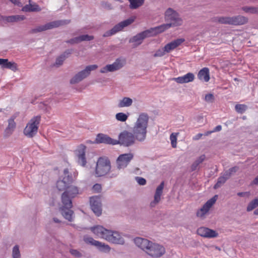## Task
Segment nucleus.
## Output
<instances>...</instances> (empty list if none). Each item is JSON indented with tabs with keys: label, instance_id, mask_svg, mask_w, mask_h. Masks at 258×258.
I'll use <instances>...</instances> for the list:
<instances>
[{
	"label": "nucleus",
	"instance_id": "obj_1",
	"mask_svg": "<svg viewBox=\"0 0 258 258\" xmlns=\"http://www.w3.org/2000/svg\"><path fill=\"white\" fill-rule=\"evenodd\" d=\"M134 242L137 246L153 257H160L165 252V249L163 246L145 238L136 237L134 239Z\"/></svg>",
	"mask_w": 258,
	"mask_h": 258
},
{
	"label": "nucleus",
	"instance_id": "obj_37",
	"mask_svg": "<svg viewBox=\"0 0 258 258\" xmlns=\"http://www.w3.org/2000/svg\"><path fill=\"white\" fill-rule=\"evenodd\" d=\"M12 257L13 258H21L19 246L18 245H15L13 248Z\"/></svg>",
	"mask_w": 258,
	"mask_h": 258
},
{
	"label": "nucleus",
	"instance_id": "obj_62",
	"mask_svg": "<svg viewBox=\"0 0 258 258\" xmlns=\"http://www.w3.org/2000/svg\"><path fill=\"white\" fill-rule=\"evenodd\" d=\"M205 159H206L205 155H202L200 158V161H203L204 160H205Z\"/></svg>",
	"mask_w": 258,
	"mask_h": 258
},
{
	"label": "nucleus",
	"instance_id": "obj_32",
	"mask_svg": "<svg viewBox=\"0 0 258 258\" xmlns=\"http://www.w3.org/2000/svg\"><path fill=\"white\" fill-rule=\"evenodd\" d=\"M24 19L25 17L24 16L15 15L6 17L4 20L8 22H14L23 20Z\"/></svg>",
	"mask_w": 258,
	"mask_h": 258
},
{
	"label": "nucleus",
	"instance_id": "obj_12",
	"mask_svg": "<svg viewBox=\"0 0 258 258\" xmlns=\"http://www.w3.org/2000/svg\"><path fill=\"white\" fill-rule=\"evenodd\" d=\"M84 240L87 243L95 246L102 252L109 253L111 250L110 247L108 244L97 241L91 237L85 236Z\"/></svg>",
	"mask_w": 258,
	"mask_h": 258
},
{
	"label": "nucleus",
	"instance_id": "obj_21",
	"mask_svg": "<svg viewBox=\"0 0 258 258\" xmlns=\"http://www.w3.org/2000/svg\"><path fill=\"white\" fill-rule=\"evenodd\" d=\"M164 186V181L161 182V183L157 186L154 195V200L150 203L151 207H155L160 202L161 200V196L163 193Z\"/></svg>",
	"mask_w": 258,
	"mask_h": 258
},
{
	"label": "nucleus",
	"instance_id": "obj_42",
	"mask_svg": "<svg viewBox=\"0 0 258 258\" xmlns=\"http://www.w3.org/2000/svg\"><path fill=\"white\" fill-rule=\"evenodd\" d=\"M167 52H166V49L165 48V47L158 49L155 53L154 54V57H162L164 56L166 53Z\"/></svg>",
	"mask_w": 258,
	"mask_h": 258
},
{
	"label": "nucleus",
	"instance_id": "obj_11",
	"mask_svg": "<svg viewBox=\"0 0 258 258\" xmlns=\"http://www.w3.org/2000/svg\"><path fill=\"white\" fill-rule=\"evenodd\" d=\"M106 240L115 244L123 245L125 243L124 239L121 233L110 230L108 231Z\"/></svg>",
	"mask_w": 258,
	"mask_h": 258
},
{
	"label": "nucleus",
	"instance_id": "obj_26",
	"mask_svg": "<svg viewBox=\"0 0 258 258\" xmlns=\"http://www.w3.org/2000/svg\"><path fill=\"white\" fill-rule=\"evenodd\" d=\"M198 78L201 81L208 82L210 79L209 69L206 67L201 69L198 74Z\"/></svg>",
	"mask_w": 258,
	"mask_h": 258
},
{
	"label": "nucleus",
	"instance_id": "obj_17",
	"mask_svg": "<svg viewBox=\"0 0 258 258\" xmlns=\"http://www.w3.org/2000/svg\"><path fill=\"white\" fill-rule=\"evenodd\" d=\"M117 140L113 139L106 135L99 134L97 135L95 143L97 144L104 143L109 145H117Z\"/></svg>",
	"mask_w": 258,
	"mask_h": 258
},
{
	"label": "nucleus",
	"instance_id": "obj_14",
	"mask_svg": "<svg viewBox=\"0 0 258 258\" xmlns=\"http://www.w3.org/2000/svg\"><path fill=\"white\" fill-rule=\"evenodd\" d=\"M96 163V174L97 176L105 175L111 169L110 162Z\"/></svg>",
	"mask_w": 258,
	"mask_h": 258
},
{
	"label": "nucleus",
	"instance_id": "obj_19",
	"mask_svg": "<svg viewBox=\"0 0 258 258\" xmlns=\"http://www.w3.org/2000/svg\"><path fill=\"white\" fill-rule=\"evenodd\" d=\"M91 231L98 237L106 240L109 230L102 226L97 225L90 228Z\"/></svg>",
	"mask_w": 258,
	"mask_h": 258
},
{
	"label": "nucleus",
	"instance_id": "obj_52",
	"mask_svg": "<svg viewBox=\"0 0 258 258\" xmlns=\"http://www.w3.org/2000/svg\"><path fill=\"white\" fill-rule=\"evenodd\" d=\"M93 190H94L95 191L97 192H99L101 191V186L100 184H95V185H93Z\"/></svg>",
	"mask_w": 258,
	"mask_h": 258
},
{
	"label": "nucleus",
	"instance_id": "obj_20",
	"mask_svg": "<svg viewBox=\"0 0 258 258\" xmlns=\"http://www.w3.org/2000/svg\"><path fill=\"white\" fill-rule=\"evenodd\" d=\"M198 234L204 237L214 238L218 236V233L214 230L202 227L198 229Z\"/></svg>",
	"mask_w": 258,
	"mask_h": 258
},
{
	"label": "nucleus",
	"instance_id": "obj_64",
	"mask_svg": "<svg viewBox=\"0 0 258 258\" xmlns=\"http://www.w3.org/2000/svg\"><path fill=\"white\" fill-rule=\"evenodd\" d=\"M254 214L255 215H258V208L255 210V211L253 212Z\"/></svg>",
	"mask_w": 258,
	"mask_h": 258
},
{
	"label": "nucleus",
	"instance_id": "obj_33",
	"mask_svg": "<svg viewBox=\"0 0 258 258\" xmlns=\"http://www.w3.org/2000/svg\"><path fill=\"white\" fill-rule=\"evenodd\" d=\"M133 154L132 153L121 154L118 156L116 161H130L133 158Z\"/></svg>",
	"mask_w": 258,
	"mask_h": 258
},
{
	"label": "nucleus",
	"instance_id": "obj_61",
	"mask_svg": "<svg viewBox=\"0 0 258 258\" xmlns=\"http://www.w3.org/2000/svg\"><path fill=\"white\" fill-rule=\"evenodd\" d=\"M63 174L64 177H67L69 175V170L68 169H65L63 171Z\"/></svg>",
	"mask_w": 258,
	"mask_h": 258
},
{
	"label": "nucleus",
	"instance_id": "obj_24",
	"mask_svg": "<svg viewBox=\"0 0 258 258\" xmlns=\"http://www.w3.org/2000/svg\"><path fill=\"white\" fill-rule=\"evenodd\" d=\"M184 41L185 39L184 38H178L167 43L164 46L166 52L169 53L173 50Z\"/></svg>",
	"mask_w": 258,
	"mask_h": 258
},
{
	"label": "nucleus",
	"instance_id": "obj_40",
	"mask_svg": "<svg viewBox=\"0 0 258 258\" xmlns=\"http://www.w3.org/2000/svg\"><path fill=\"white\" fill-rule=\"evenodd\" d=\"M227 181L226 179L223 177L222 176H220L217 180V183L215 184V185L214 186V188L215 189H217L221 186L222 184H223L225 182Z\"/></svg>",
	"mask_w": 258,
	"mask_h": 258
},
{
	"label": "nucleus",
	"instance_id": "obj_16",
	"mask_svg": "<svg viewBox=\"0 0 258 258\" xmlns=\"http://www.w3.org/2000/svg\"><path fill=\"white\" fill-rule=\"evenodd\" d=\"M90 206L93 212L97 216H99L102 213L100 200L97 197H92L90 199Z\"/></svg>",
	"mask_w": 258,
	"mask_h": 258
},
{
	"label": "nucleus",
	"instance_id": "obj_54",
	"mask_svg": "<svg viewBox=\"0 0 258 258\" xmlns=\"http://www.w3.org/2000/svg\"><path fill=\"white\" fill-rule=\"evenodd\" d=\"M249 192H240L237 193V196L239 197H244L247 196L248 197L249 196Z\"/></svg>",
	"mask_w": 258,
	"mask_h": 258
},
{
	"label": "nucleus",
	"instance_id": "obj_25",
	"mask_svg": "<svg viewBox=\"0 0 258 258\" xmlns=\"http://www.w3.org/2000/svg\"><path fill=\"white\" fill-rule=\"evenodd\" d=\"M195 76L192 73H188L185 75L174 78L177 83L179 84L187 83L192 82L194 80Z\"/></svg>",
	"mask_w": 258,
	"mask_h": 258
},
{
	"label": "nucleus",
	"instance_id": "obj_15",
	"mask_svg": "<svg viewBox=\"0 0 258 258\" xmlns=\"http://www.w3.org/2000/svg\"><path fill=\"white\" fill-rule=\"evenodd\" d=\"M217 196H215L209 200L203 207L197 212V216L199 217H203L207 213L210 209L215 204L216 201Z\"/></svg>",
	"mask_w": 258,
	"mask_h": 258
},
{
	"label": "nucleus",
	"instance_id": "obj_38",
	"mask_svg": "<svg viewBox=\"0 0 258 258\" xmlns=\"http://www.w3.org/2000/svg\"><path fill=\"white\" fill-rule=\"evenodd\" d=\"M247 108V106L245 104H236L235 106V109L236 112L239 113H244Z\"/></svg>",
	"mask_w": 258,
	"mask_h": 258
},
{
	"label": "nucleus",
	"instance_id": "obj_39",
	"mask_svg": "<svg viewBox=\"0 0 258 258\" xmlns=\"http://www.w3.org/2000/svg\"><path fill=\"white\" fill-rule=\"evenodd\" d=\"M115 118L118 121L124 122L127 120L128 115L123 112H119L116 114Z\"/></svg>",
	"mask_w": 258,
	"mask_h": 258
},
{
	"label": "nucleus",
	"instance_id": "obj_8",
	"mask_svg": "<svg viewBox=\"0 0 258 258\" xmlns=\"http://www.w3.org/2000/svg\"><path fill=\"white\" fill-rule=\"evenodd\" d=\"M135 20V17H132L125 20L117 25H115L110 30L106 31L104 34V37H109L114 35L116 33L121 31L124 27L132 24Z\"/></svg>",
	"mask_w": 258,
	"mask_h": 258
},
{
	"label": "nucleus",
	"instance_id": "obj_45",
	"mask_svg": "<svg viewBox=\"0 0 258 258\" xmlns=\"http://www.w3.org/2000/svg\"><path fill=\"white\" fill-rule=\"evenodd\" d=\"M135 180L141 185H144L146 183V179L141 177L137 176L135 177Z\"/></svg>",
	"mask_w": 258,
	"mask_h": 258
},
{
	"label": "nucleus",
	"instance_id": "obj_34",
	"mask_svg": "<svg viewBox=\"0 0 258 258\" xmlns=\"http://www.w3.org/2000/svg\"><path fill=\"white\" fill-rule=\"evenodd\" d=\"M258 206V200L257 198L251 201L247 205L246 208V211L247 212L251 211L252 210L255 209Z\"/></svg>",
	"mask_w": 258,
	"mask_h": 258
},
{
	"label": "nucleus",
	"instance_id": "obj_57",
	"mask_svg": "<svg viewBox=\"0 0 258 258\" xmlns=\"http://www.w3.org/2000/svg\"><path fill=\"white\" fill-rule=\"evenodd\" d=\"M12 3L19 6H21V4L19 2V0H10Z\"/></svg>",
	"mask_w": 258,
	"mask_h": 258
},
{
	"label": "nucleus",
	"instance_id": "obj_63",
	"mask_svg": "<svg viewBox=\"0 0 258 258\" xmlns=\"http://www.w3.org/2000/svg\"><path fill=\"white\" fill-rule=\"evenodd\" d=\"M53 221L55 222V223H58L60 222V220L57 219V218H53Z\"/></svg>",
	"mask_w": 258,
	"mask_h": 258
},
{
	"label": "nucleus",
	"instance_id": "obj_47",
	"mask_svg": "<svg viewBox=\"0 0 258 258\" xmlns=\"http://www.w3.org/2000/svg\"><path fill=\"white\" fill-rule=\"evenodd\" d=\"M205 100L207 102H212L214 100V96L212 94H207L205 96Z\"/></svg>",
	"mask_w": 258,
	"mask_h": 258
},
{
	"label": "nucleus",
	"instance_id": "obj_49",
	"mask_svg": "<svg viewBox=\"0 0 258 258\" xmlns=\"http://www.w3.org/2000/svg\"><path fill=\"white\" fill-rule=\"evenodd\" d=\"M17 66L16 63L9 61L7 69H9L15 71L17 70Z\"/></svg>",
	"mask_w": 258,
	"mask_h": 258
},
{
	"label": "nucleus",
	"instance_id": "obj_13",
	"mask_svg": "<svg viewBox=\"0 0 258 258\" xmlns=\"http://www.w3.org/2000/svg\"><path fill=\"white\" fill-rule=\"evenodd\" d=\"M124 60L117 59L115 61L111 64L106 65L100 70L101 73H106L109 72H114L121 68L124 63Z\"/></svg>",
	"mask_w": 258,
	"mask_h": 258
},
{
	"label": "nucleus",
	"instance_id": "obj_60",
	"mask_svg": "<svg viewBox=\"0 0 258 258\" xmlns=\"http://www.w3.org/2000/svg\"><path fill=\"white\" fill-rule=\"evenodd\" d=\"M97 161H108V160L107 158L104 157H100L98 158Z\"/></svg>",
	"mask_w": 258,
	"mask_h": 258
},
{
	"label": "nucleus",
	"instance_id": "obj_27",
	"mask_svg": "<svg viewBox=\"0 0 258 258\" xmlns=\"http://www.w3.org/2000/svg\"><path fill=\"white\" fill-rule=\"evenodd\" d=\"M86 146L83 144H81L76 151V154L80 161H86L85 150Z\"/></svg>",
	"mask_w": 258,
	"mask_h": 258
},
{
	"label": "nucleus",
	"instance_id": "obj_30",
	"mask_svg": "<svg viewBox=\"0 0 258 258\" xmlns=\"http://www.w3.org/2000/svg\"><path fill=\"white\" fill-rule=\"evenodd\" d=\"M41 10L39 6L36 4L27 5L22 8V11L24 12H39Z\"/></svg>",
	"mask_w": 258,
	"mask_h": 258
},
{
	"label": "nucleus",
	"instance_id": "obj_59",
	"mask_svg": "<svg viewBox=\"0 0 258 258\" xmlns=\"http://www.w3.org/2000/svg\"><path fill=\"white\" fill-rule=\"evenodd\" d=\"M251 184L258 185V175L252 180Z\"/></svg>",
	"mask_w": 258,
	"mask_h": 258
},
{
	"label": "nucleus",
	"instance_id": "obj_43",
	"mask_svg": "<svg viewBox=\"0 0 258 258\" xmlns=\"http://www.w3.org/2000/svg\"><path fill=\"white\" fill-rule=\"evenodd\" d=\"M66 56L65 54L61 55L60 56H59L58 58H57L55 62V64L57 66H60L62 64L63 61L64 60Z\"/></svg>",
	"mask_w": 258,
	"mask_h": 258
},
{
	"label": "nucleus",
	"instance_id": "obj_10",
	"mask_svg": "<svg viewBox=\"0 0 258 258\" xmlns=\"http://www.w3.org/2000/svg\"><path fill=\"white\" fill-rule=\"evenodd\" d=\"M98 68L97 65L93 64L87 66L86 68L76 74L70 81L71 84L77 83L88 76L91 71H94Z\"/></svg>",
	"mask_w": 258,
	"mask_h": 258
},
{
	"label": "nucleus",
	"instance_id": "obj_51",
	"mask_svg": "<svg viewBox=\"0 0 258 258\" xmlns=\"http://www.w3.org/2000/svg\"><path fill=\"white\" fill-rule=\"evenodd\" d=\"M221 176L224 177L226 180H228L231 176L230 173L228 170L224 171V172L221 173Z\"/></svg>",
	"mask_w": 258,
	"mask_h": 258
},
{
	"label": "nucleus",
	"instance_id": "obj_36",
	"mask_svg": "<svg viewBox=\"0 0 258 258\" xmlns=\"http://www.w3.org/2000/svg\"><path fill=\"white\" fill-rule=\"evenodd\" d=\"M178 135V133H173L170 136L171 146L174 148H176L177 146V138Z\"/></svg>",
	"mask_w": 258,
	"mask_h": 258
},
{
	"label": "nucleus",
	"instance_id": "obj_7",
	"mask_svg": "<svg viewBox=\"0 0 258 258\" xmlns=\"http://www.w3.org/2000/svg\"><path fill=\"white\" fill-rule=\"evenodd\" d=\"M70 21L67 20H57L49 22L42 26H39L36 28L31 30V33H36L42 32L47 30L51 29L52 28H57L60 26L67 25L70 23Z\"/></svg>",
	"mask_w": 258,
	"mask_h": 258
},
{
	"label": "nucleus",
	"instance_id": "obj_48",
	"mask_svg": "<svg viewBox=\"0 0 258 258\" xmlns=\"http://www.w3.org/2000/svg\"><path fill=\"white\" fill-rule=\"evenodd\" d=\"M8 63L9 61L8 59L0 58V65H1L3 68L7 69Z\"/></svg>",
	"mask_w": 258,
	"mask_h": 258
},
{
	"label": "nucleus",
	"instance_id": "obj_53",
	"mask_svg": "<svg viewBox=\"0 0 258 258\" xmlns=\"http://www.w3.org/2000/svg\"><path fill=\"white\" fill-rule=\"evenodd\" d=\"M238 167L237 166H234L230 168L229 170H227L230 172V174L232 175L234 173H235L238 170Z\"/></svg>",
	"mask_w": 258,
	"mask_h": 258
},
{
	"label": "nucleus",
	"instance_id": "obj_18",
	"mask_svg": "<svg viewBox=\"0 0 258 258\" xmlns=\"http://www.w3.org/2000/svg\"><path fill=\"white\" fill-rule=\"evenodd\" d=\"M72 182V177L68 175L67 177H64L62 179H59L57 180L56 182V187L59 191L66 190Z\"/></svg>",
	"mask_w": 258,
	"mask_h": 258
},
{
	"label": "nucleus",
	"instance_id": "obj_9",
	"mask_svg": "<svg viewBox=\"0 0 258 258\" xmlns=\"http://www.w3.org/2000/svg\"><path fill=\"white\" fill-rule=\"evenodd\" d=\"M136 138L134 135L131 132L124 131L121 132L118 136L117 144H120L126 147H128L133 145Z\"/></svg>",
	"mask_w": 258,
	"mask_h": 258
},
{
	"label": "nucleus",
	"instance_id": "obj_46",
	"mask_svg": "<svg viewBox=\"0 0 258 258\" xmlns=\"http://www.w3.org/2000/svg\"><path fill=\"white\" fill-rule=\"evenodd\" d=\"M117 169L118 170L124 169L127 165V162H116Z\"/></svg>",
	"mask_w": 258,
	"mask_h": 258
},
{
	"label": "nucleus",
	"instance_id": "obj_44",
	"mask_svg": "<svg viewBox=\"0 0 258 258\" xmlns=\"http://www.w3.org/2000/svg\"><path fill=\"white\" fill-rule=\"evenodd\" d=\"M70 252L72 255L76 257H80L82 255V253L77 249H71Z\"/></svg>",
	"mask_w": 258,
	"mask_h": 258
},
{
	"label": "nucleus",
	"instance_id": "obj_31",
	"mask_svg": "<svg viewBox=\"0 0 258 258\" xmlns=\"http://www.w3.org/2000/svg\"><path fill=\"white\" fill-rule=\"evenodd\" d=\"M133 103V100L131 98L128 97H124L121 100L118 106L119 107H124L130 106Z\"/></svg>",
	"mask_w": 258,
	"mask_h": 258
},
{
	"label": "nucleus",
	"instance_id": "obj_6",
	"mask_svg": "<svg viewBox=\"0 0 258 258\" xmlns=\"http://www.w3.org/2000/svg\"><path fill=\"white\" fill-rule=\"evenodd\" d=\"M218 22L221 24L233 25H243L247 22V19L243 16L222 17L218 18Z\"/></svg>",
	"mask_w": 258,
	"mask_h": 258
},
{
	"label": "nucleus",
	"instance_id": "obj_55",
	"mask_svg": "<svg viewBox=\"0 0 258 258\" xmlns=\"http://www.w3.org/2000/svg\"><path fill=\"white\" fill-rule=\"evenodd\" d=\"M199 166V163L198 162H194L192 165H191V170L194 171L196 170L197 168V167Z\"/></svg>",
	"mask_w": 258,
	"mask_h": 258
},
{
	"label": "nucleus",
	"instance_id": "obj_41",
	"mask_svg": "<svg viewBox=\"0 0 258 258\" xmlns=\"http://www.w3.org/2000/svg\"><path fill=\"white\" fill-rule=\"evenodd\" d=\"M242 10L246 13L258 14V8L245 7L242 8Z\"/></svg>",
	"mask_w": 258,
	"mask_h": 258
},
{
	"label": "nucleus",
	"instance_id": "obj_35",
	"mask_svg": "<svg viewBox=\"0 0 258 258\" xmlns=\"http://www.w3.org/2000/svg\"><path fill=\"white\" fill-rule=\"evenodd\" d=\"M144 2V0H131L130 7L132 9H137L142 6Z\"/></svg>",
	"mask_w": 258,
	"mask_h": 258
},
{
	"label": "nucleus",
	"instance_id": "obj_4",
	"mask_svg": "<svg viewBox=\"0 0 258 258\" xmlns=\"http://www.w3.org/2000/svg\"><path fill=\"white\" fill-rule=\"evenodd\" d=\"M79 188L75 186L71 185L61 195V202L67 206L72 207V199L79 194Z\"/></svg>",
	"mask_w": 258,
	"mask_h": 258
},
{
	"label": "nucleus",
	"instance_id": "obj_58",
	"mask_svg": "<svg viewBox=\"0 0 258 258\" xmlns=\"http://www.w3.org/2000/svg\"><path fill=\"white\" fill-rule=\"evenodd\" d=\"M222 129V126L220 125H217L213 131V133L216 132L220 131Z\"/></svg>",
	"mask_w": 258,
	"mask_h": 258
},
{
	"label": "nucleus",
	"instance_id": "obj_50",
	"mask_svg": "<svg viewBox=\"0 0 258 258\" xmlns=\"http://www.w3.org/2000/svg\"><path fill=\"white\" fill-rule=\"evenodd\" d=\"M143 169H144V168L142 166H141L140 168L136 167L133 169L132 172L136 174L140 175L142 173Z\"/></svg>",
	"mask_w": 258,
	"mask_h": 258
},
{
	"label": "nucleus",
	"instance_id": "obj_22",
	"mask_svg": "<svg viewBox=\"0 0 258 258\" xmlns=\"http://www.w3.org/2000/svg\"><path fill=\"white\" fill-rule=\"evenodd\" d=\"M150 36V31L147 30L143 31L133 37L130 42L135 43L136 45H138L142 42L143 40L147 37Z\"/></svg>",
	"mask_w": 258,
	"mask_h": 258
},
{
	"label": "nucleus",
	"instance_id": "obj_5",
	"mask_svg": "<svg viewBox=\"0 0 258 258\" xmlns=\"http://www.w3.org/2000/svg\"><path fill=\"white\" fill-rule=\"evenodd\" d=\"M40 120V116H34L31 118L24 130V135L29 138L34 136L37 133Z\"/></svg>",
	"mask_w": 258,
	"mask_h": 258
},
{
	"label": "nucleus",
	"instance_id": "obj_2",
	"mask_svg": "<svg viewBox=\"0 0 258 258\" xmlns=\"http://www.w3.org/2000/svg\"><path fill=\"white\" fill-rule=\"evenodd\" d=\"M165 18L166 21L169 22V23L152 28L150 30V33H152L154 34L160 33L171 27L180 26L182 23V20L179 17L178 14L170 8L166 11Z\"/></svg>",
	"mask_w": 258,
	"mask_h": 258
},
{
	"label": "nucleus",
	"instance_id": "obj_29",
	"mask_svg": "<svg viewBox=\"0 0 258 258\" xmlns=\"http://www.w3.org/2000/svg\"><path fill=\"white\" fill-rule=\"evenodd\" d=\"M8 123V125L5 131V136L6 137L10 136L16 127V123L14 118L9 119Z\"/></svg>",
	"mask_w": 258,
	"mask_h": 258
},
{
	"label": "nucleus",
	"instance_id": "obj_23",
	"mask_svg": "<svg viewBox=\"0 0 258 258\" xmlns=\"http://www.w3.org/2000/svg\"><path fill=\"white\" fill-rule=\"evenodd\" d=\"M62 206L60 208L61 213L63 217L69 221H72L73 220V211L71 209L72 207L67 206L65 204H62Z\"/></svg>",
	"mask_w": 258,
	"mask_h": 258
},
{
	"label": "nucleus",
	"instance_id": "obj_28",
	"mask_svg": "<svg viewBox=\"0 0 258 258\" xmlns=\"http://www.w3.org/2000/svg\"><path fill=\"white\" fill-rule=\"evenodd\" d=\"M93 38L94 37L93 36H90L89 35H83L70 40L68 42L72 44L78 43L83 41H90L93 40Z\"/></svg>",
	"mask_w": 258,
	"mask_h": 258
},
{
	"label": "nucleus",
	"instance_id": "obj_56",
	"mask_svg": "<svg viewBox=\"0 0 258 258\" xmlns=\"http://www.w3.org/2000/svg\"><path fill=\"white\" fill-rule=\"evenodd\" d=\"M203 135L201 133L198 134L195 137H193V140H198L202 138Z\"/></svg>",
	"mask_w": 258,
	"mask_h": 258
},
{
	"label": "nucleus",
	"instance_id": "obj_3",
	"mask_svg": "<svg viewBox=\"0 0 258 258\" xmlns=\"http://www.w3.org/2000/svg\"><path fill=\"white\" fill-rule=\"evenodd\" d=\"M148 121L149 116L147 114L143 113L139 115L134 125L133 132L136 139L139 141H144L146 138Z\"/></svg>",
	"mask_w": 258,
	"mask_h": 258
}]
</instances>
